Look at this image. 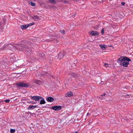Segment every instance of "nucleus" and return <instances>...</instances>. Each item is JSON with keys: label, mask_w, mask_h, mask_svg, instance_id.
Listing matches in <instances>:
<instances>
[{"label": "nucleus", "mask_w": 133, "mask_h": 133, "mask_svg": "<svg viewBox=\"0 0 133 133\" xmlns=\"http://www.w3.org/2000/svg\"><path fill=\"white\" fill-rule=\"evenodd\" d=\"M131 61V60L126 57H120L118 61L120 65L122 64L124 67H127L129 64V62Z\"/></svg>", "instance_id": "nucleus-1"}, {"label": "nucleus", "mask_w": 133, "mask_h": 133, "mask_svg": "<svg viewBox=\"0 0 133 133\" xmlns=\"http://www.w3.org/2000/svg\"><path fill=\"white\" fill-rule=\"evenodd\" d=\"M51 109L56 111L59 110L61 109V107L60 105L53 106L52 107Z\"/></svg>", "instance_id": "nucleus-2"}, {"label": "nucleus", "mask_w": 133, "mask_h": 133, "mask_svg": "<svg viewBox=\"0 0 133 133\" xmlns=\"http://www.w3.org/2000/svg\"><path fill=\"white\" fill-rule=\"evenodd\" d=\"M31 99H33L36 101H39L40 99H42V97L37 96H32L31 97Z\"/></svg>", "instance_id": "nucleus-3"}, {"label": "nucleus", "mask_w": 133, "mask_h": 133, "mask_svg": "<svg viewBox=\"0 0 133 133\" xmlns=\"http://www.w3.org/2000/svg\"><path fill=\"white\" fill-rule=\"evenodd\" d=\"M73 95V92L71 91L68 92L65 95V96L66 97H71Z\"/></svg>", "instance_id": "nucleus-4"}, {"label": "nucleus", "mask_w": 133, "mask_h": 133, "mask_svg": "<svg viewBox=\"0 0 133 133\" xmlns=\"http://www.w3.org/2000/svg\"><path fill=\"white\" fill-rule=\"evenodd\" d=\"M17 85L19 86L25 87H27L28 86V85L24 83H17Z\"/></svg>", "instance_id": "nucleus-5"}, {"label": "nucleus", "mask_w": 133, "mask_h": 133, "mask_svg": "<svg viewBox=\"0 0 133 133\" xmlns=\"http://www.w3.org/2000/svg\"><path fill=\"white\" fill-rule=\"evenodd\" d=\"M91 34L92 36H97L98 35V33L96 31H93L91 33Z\"/></svg>", "instance_id": "nucleus-6"}, {"label": "nucleus", "mask_w": 133, "mask_h": 133, "mask_svg": "<svg viewBox=\"0 0 133 133\" xmlns=\"http://www.w3.org/2000/svg\"><path fill=\"white\" fill-rule=\"evenodd\" d=\"M37 106L35 105H30L29 106L28 108V109H32L36 108Z\"/></svg>", "instance_id": "nucleus-7"}, {"label": "nucleus", "mask_w": 133, "mask_h": 133, "mask_svg": "<svg viewBox=\"0 0 133 133\" xmlns=\"http://www.w3.org/2000/svg\"><path fill=\"white\" fill-rule=\"evenodd\" d=\"M32 18L35 20L36 21H38L39 20H40L39 18L37 16H34L32 17Z\"/></svg>", "instance_id": "nucleus-8"}, {"label": "nucleus", "mask_w": 133, "mask_h": 133, "mask_svg": "<svg viewBox=\"0 0 133 133\" xmlns=\"http://www.w3.org/2000/svg\"><path fill=\"white\" fill-rule=\"evenodd\" d=\"M29 26L28 24L25 25H21V28L22 29H26Z\"/></svg>", "instance_id": "nucleus-9"}, {"label": "nucleus", "mask_w": 133, "mask_h": 133, "mask_svg": "<svg viewBox=\"0 0 133 133\" xmlns=\"http://www.w3.org/2000/svg\"><path fill=\"white\" fill-rule=\"evenodd\" d=\"M99 46L102 48V49L103 50H105V49L107 48V45H99Z\"/></svg>", "instance_id": "nucleus-10"}, {"label": "nucleus", "mask_w": 133, "mask_h": 133, "mask_svg": "<svg viewBox=\"0 0 133 133\" xmlns=\"http://www.w3.org/2000/svg\"><path fill=\"white\" fill-rule=\"evenodd\" d=\"M46 101L48 102H52L54 101V99L52 97H49L47 98Z\"/></svg>", "instance_id": "nucleus-11"}, {"label": "nucleus", "mask_w": 133, "mask_h": 133, "mask_svg": "<svg viewBox=\"0 0 133 133\" xmlns=\"http://www.w3.org/2000/svg\"><path fill=\"white\" fill-rule=\"evenodd\" d=\"M42 99H41L40 104H44L45 103V102L42 97Z\"/></svg>", "instance_id": "nucleus-12"}, {"label": "nucleus", "mask_w": 133, "mask_h": 133, "mask_svg": "<svg viewBox=\"0 0 133 133\" xmlns=\"http://www.w3.org/2000/svg\"><path fill=\"white\" fill-rule=\"evenodd\" d=\"M29 4L30 5L32 6H34L35 5V4L34 3H33L31 2H29Z\"/></svg>", "instance_id": "nucleus-13"}, {"label": "nucleus", "mask_w": 133, "mask_h": 133, "mask_svg": "<svg viewBox=\"0 0 133 133\" xmlns=\"http://www.w3.org/2000/svg\"><path fill=\"white\" fill-rule=\"evenodd\" d=\"M10 131L11 133H14L15 131V130L14 129H11L10 130Z\"/></svg>", "instance_id": "nucleus-14"}, {"label": "nucleus", "mask_w": 133, "mask_h": 133, "mask_svg": "<svg viewBox=\"0 0 133 133\" xmlns=\"http://www.w3.org/2000/svg\"><path fill=\"white\" fill-rule=\"evenodd\" d=\"M104 66L106 67L107 68L109 66V65L108 64L105 63L104 64Z\"/></svg>", "instance_id": "nucleus-15"}, {"label": "nucleus", "mask_w": 133, "mask_h": 133, "mask_svg": "<svg viewBox=\"0 0 133 133\" xmlns=\"http://www.w3.org/2000/svg\"><path fill=\"white\" fill-rule=\"evenodd\" d=\"M34 24H35V23H30L28 25V26H31V25H34Z\"/></svg>", "instance_id": "nucleus-16"}, {"label": "nucleus", "mask_w": 133, "mask_h": 133, "mask_svg": "<svg viewBox=\"0 0 133 133\" xmlns=\"http://www.w3.org/2000/svg\"><path fill=\"white\" fill-rule=\"evenodd\" d=\"M52 3H55L56 2V1L55 0H49Z\"/></svg>", "instance_id": "nucleus-17"}, {"label": "nucleus", "mask_w": 133, "mask_h": 133, "mask_svg": "<svg viewBox=\"0 0 133 133\" xmlns=\"http://www.w3.org/2000/svg\"><path fill=\"white\" fill-rule=\"evenodd\" d=\"M4 101L6 103H9L10 102V100L9 99H6Z\"/></svg>", "instance_id": "nucleus-18"}, {"label": "nucleus", "mask_w": 133, "mask_h": 133, "mask_svg": "<svg viewBox=\"0 0 133 133\" xmlns=\"http://www.w3.org/2000/svg\"><path fill=\"white\" fill-rule=\"evenodd\" d=\"M60 32L62 34L64 35L65 34V32L64 30L61 31H60Z\"/></svg>", "instance_id": "nucleus-19"}, {"label": "nucleus", "mask_w": 133, "mask_h": 133, "mask_svg": "<svg viewBox=\"0 0 133 133\" xmlns=\"http://www.w3.org/2000/svg\"><path fill=\"white\" fill-rule=\"evenodd\" d=\"M102 34H103V33H104V29H102V32H101Z\"/></svg>", "instance_id": "nucleus-20"}, {"label": "nucleus", "mask_w": 133, "mask_h": 133, "mask_svg": "<svg viewBox=\"0 0 133 133\" xmlns=\"http://www.w3.org/2000/svg\"><path fill=\"white\" fill-rule=\"evenodd\" d=\"M125 4V3L124 2H122L121 3V4L122 5H124Z\"/></svg>", "instance_id": "nucleus-21"}, {"label": "nucleus", "mask_w": 133, "mask_h": 133, "mask_svg": "<svg viewBox=\"0 0 133 133\" xmlns=\"http://www.w3.org/2000/svg\"><path fill=\"white\" fill-rule=\"evenodd\" d=\"M105 95V93H104L102 95V96H104Z\"/></svg>", "instance_id": "nucleus-22"}, {"label": "nucleus", "mask_w": 133, "mask_h": 133, "mask_svg": "<svg viewBox=\"0 0 133 133\" xmlns=\"http://www.w3.org/2000/svg\"><path fill=\"white\" fill-rule=\"evenodd\" d=\"M90 115V114L89 113H88L87 114V116H88V115Z\"/></svg>", "instance_id": "nucleus-23"}, {"label": "nucleus", "mask_w": 133, "mask_h": 133, "mask_svg": "<svg viewBox=\"0 0 133 133\" xmlns=\"http://www.w3.org/2000/svg\"><path fill=\"white\" fill-rule=\"evenodd\" d=\"M30 114L31 115H31V114H32V113H31V112H29Z\"/></svg>", "instance_id": "nucleus-24"}, {"label": "nucleus", "mask_w": 133, "mask_h": 133, "mask_svg": "<svg viewBox=\"0 0 133 133\" xmlns=\"http://www.w3.org/2000/svg\"><path fill=\"white\" fill-rule=\"evenodd\" d=\"M6 45H4V46H6Z\"/></svg>", "instance_id": "nucleus-25"}, {"label": "nucleus", "mask_w": 133, "mask_h": 133, "mask_svg": "<svg viewBox=\"0 0 133 133\" xmlns=\"http://www.w3.org/2000/svg\"><path fill=\"white\" fill-rule=\"evenodd\" d=\"M110 1H111L112 0H109Z\"/></svg>", "instance_id": "nucleus-26"}, {"label": "nucleus", "mask_w": 133, "mask_h": 133, "mask_svg": "<svg viewBox=\"0 0 133 133\" xmlns=\"http://www.w3.org/2000/svg\"><path fill=\"white\" fill-rule=\"evenodd\" d=\"M9 47H10V46H9Z\"/></svg>", "instance_id": "nucleus-27"}]
</instances>
